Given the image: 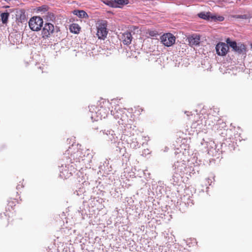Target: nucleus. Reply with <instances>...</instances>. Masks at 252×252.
I'll return each instance as SVG.
<instances>
[{"label":"nucleus","mask_w":252,"mask_h":252,"mask_svg":"<svg viewBox=\"0 0 252 252\" xmlns=\"http://www.w3.org/2000/svg\"><path fill=\"white\" fill-rule=\"evenodd\" d=\"M183 156V153H181V152L180 153H179V157H181V156Z\"/></svg>","instance_id":"nucleus-34"},{"label":"nucleus","mask_w":252,"mask_h":252,"mask_svg":"<svg viewBox=\"0 0 252 252\" xmlns=\"http://www.w3.org/2000/svg\"><path fill=\"white\" fill-rule=\"evenodd\" d=\"M111 115H113L116 120H118L117 123L120 126H121L122 129L125 131L124 132H126V127H131L129 124V121H131V120H128V116L125 109L119 107H116L114 110L111 111Z\"/></svg>","instance_id":"nucleus-2"},{"label":"nucleus","mask_w":252,"mask_h":252,"mask_svg":"<svg viewBox=\"0 0 252 252\" xmlns=\"http://www.w3.org/2000/svg\"><path fill=\"white\" fill-rule=\"evenodd\" d=\"M76 145H72L64 153L63 164L59 167L60 176L63 178L70 177L76 170H80L84 166L87 167L92 161L93 154L89 149H79Z\"/></svg>","instance_id":"nucleus-1"},{"label":"nucleus","mask_w":252,"mask_h":252,"mask_svg":"<svg viewBox=\"0 0 252 252\" xmlns=\"http://www.w3.org/2000/svg\"><path fill=\"white\" fill-rule=\"evenodd\" d=\"M199 170L200 166L197 164H193V166L188 165L187 168V173L186 174H189L191 176V175L195 174L196 173H198Z\"/></svg>","instance_id":"nucleus-16"},{"label":"nucleus","mask_w":252,"mask_h":252,"mask_svg":"<svg viewBox=\"0 0 252 252\" xmlns=\"http://www.w3.org/2000/svg\"><path fill=\"white\" fill-rule=\"evenodd\" d=\"M9 16V14L8 12L2 13L0 14L2 23L4 24H6Z\"/></svg>","instance_id":"nucleus-23"},{"label":"nucleus","mask_w":252,"mask_h":252,"mask_svg":"<svg viewBox=\"0 0 252 252\" xmlns=\"http://www.w3.org/2000/svg\"><path fill=\"white\" fill-rule=\"evenodd\" d=\"M228 45L223 42L218 43L216 46V52L219 56H223L225 55L228 52Z\"/></svg>","instance_id":"nucleus-11"},{"label":"nucleus","mask_w":252,"mask_h":252,"mask_svg":"<svg viewBox=\"0 0 252 252\" xmlns=\"http://www.w3.org/2000/svg\"><path fill=\"white\" fill-rule=\"evenodd\" d=\"M206 180L207 181L208 184H209V185L210 186L211 185V183H210V181L211 180L210 178H207L206 179Z\"/></svg>","instance_id":"nucleus-33"},{"label":"nucleus","mask_w":252,"mask_h":252,"mask_svg":"<svg viewBox=\"0 0 252 252\" xmlns=\"http://www.w3.org/2000/svg\"><path fill=\"white\" fill-rule=\"evenodd\" d=\"M173 171L178 172L183 175L187 173V165L184 160L175 162L173 166Z\"/></svg>","instance_id":"nucleus-9"},{"label":"nucleus","mask_w":252,"mask_h":252,"mask_svg":"<svg viewBox=\"0 0 252 252\" xmlns=\"http://www.w3.org/2000/svg\"><path fill=\"white\" fill-rule=\"evenodd\" d=\"M76 15L78 16L79 17L82 18H86L88 16L87 13L83 10L78 11Z\"/></svg>","instance_id":"nucleus-26"},{"label":"nucleus","mask_w":252,"mask_h":252,"mask_svg":"<svg viewBox=\"0 0 252 252\" xmlns=\"http://www.w3.org/2000/svg\"><path fill=\"white\" fill-rule=\"evenodd\" d=\"M69 29L70 32L77 34L79 32L81 28L78 24L76 23H73L70 26Z\"/></svg>","instance_id":"nucleus-20"},{"label":"nucleus","mask_w":252,"mask_h":252,"mask_svg":"<svg viewBox=\"0 0 252 252\" xmlns=\"http://www.w3.org/2000/svg\"><path fill=\"white\" fill-rule=\"evenodd\" d=\"M175 37L171 33H166L162 35L161 37L162 43L167 47H170L175 42Z\"/></svg>","instance_id":"nucleus-10"},{"label":"nucleus","mask_w":252,"mask_h":252,"mask_svg":"<svg viewBox=\"0 0 252 252\" xmlns=\"http://www.w3.org/2000/svg\"><path fill=\"white\" fill-rule=\"evenodd\" d=\"M48 7L46 5H42L37 8V11L38 12L44 13L48 11Z\"/></svg>","instance_id":"nucleus-27"},{"label":"nucleus","mask_w":252,"mask_h":252,"mask_svg":"<svg viewBox=\"0 0 252 252\" xmlns=\"http://www.w3.org/2000/svg\"><path fill=\"white\" fill-rule=\"evenodd\" d=\"M246 46L245 45L241 43H237L236 48H235L234 51L238 53L239 54H243L246 52Z\"/></svg>","instance_id":"nucleus-19"},{"label":"nucleus","mask_w":252,"mask_h":252,"mask_svg":"<svg viewBox=\"0 0 252 252\" xmlns=\"http://www.w3.org/2000/svg\"><path fill=\"white\" fill-rule=\"evenodd\" d=\"M104 134L106 135L105 139L107 141L113 144L116 147L120 148V146L121 143V140H123L124 135H122L120 139L115 133L114 130H104L103 131Z\"/></svg>","instance_id":"nucleus-4"},{"label":"nucleus","mask_w":252,"mask_h":252,"mask_svg":"<svg viewBox=\"0 0 252 252\" xmlns=\"http://www.w3.org/2000/svg\"><path fill=\"white\" fill-rule=\"evenodd\" d=\"M29 25L32 31H39L43 25V19L38 16H33L31 18L29 22Z\"/></svg>","instance_id":"nucleus-7"},{"label":"nucleus","mask_w":252,"mask_h":252,"mask_svg":"<svg viewBox=\"0 0 252 252\" xmlns=\"http://www.w3.org/2000/svg\"><path fill=\"white\" fill-rule=\"evenodd\" d=\"M227 43V45H229V46L233 49V50H235V48H236V45L237 43L234 41H231L230 38H227L226 40Z\"/></svg>","instance_id":"nucleus-25"},{"label":"nucleus","mask_w":252,"mask_h":252,"mask_svg":"<svg viewBox=\"0 0 252 252\" xmlns=\"http://www.w3.org/2000/svg\"><path fill=\"white\" fill-rule=\"evenodd\" d=\"M198 16L199 18L209 20L211 19L212 15L210 12H202L198 13Z\"/></svg>","instance_id":"nucleus-21"},{"label":"nucleus","mask_w":252,"mask_h":252,"mask_svg":"<svg viewBox=\"0 0 252 252\" xmlns=\"http://www.w3.org/2000/svg\"><path fill=\"white\" fill-rule=\"evenodd\" d=\"M112 103H116V100H112Z\"/></svg>","instance_id":"nucleus-35"},{"label":"nucleus","mask_w":252,"mask_h":252,"mask_svg":"<svg viewBox=\"0 0 252 252\" xmlns=\"http://www.w3.org/2000/svg\"><path fill=\"white\" fill-rule=\"evenodd\" d=\"M149 36L153 37H156L158 35V32L156 31H149L148 32Z\"/></svg>","instance_id":"nucleus-31"},{"label":"nucleus","mask_w":252,"mask_h":252,"mask_svg":"<svg viewBox=\"0 0 252 252\" xmlns=\"http://www.w3.org/2000/svg\"><path fill=\"white\" fill-rule=\"evenodd\" d=\"M224 19V17L222 16L212 15L211 17V20H213L214 21L221 22L223 21Z\"/></svg>","instance_id":"nucleus-28"},{"label":"nucleus","mask_w":252,"mask_h":252,"mask_svg":"<svg viewBox=\"0 0 252 252\" xmlns=\"http://www.w3.org/2000/svg\"><path fill=\"white\" fill-rule=\"evenodd\" d=\"M189 45L191 46H196L199 45L200 42V36L197 34H193L189 36L187 38Z\"/></svg>","instance_id":"nucleus-12"},{"label":"nucleus","mask_w":252,"mask_h":252,"mask_svg":"<svg viewBox=\"0 0 252 252\" xmlns=\"http://www.w3.org/2000/svg\"><path fill=\"white\" fill-rule=\"evenodd\" d=\"M55 15L51 12H48L46 15V19L47 20L49 21H54L55 20Z\"/></svg>","instance_id":"nucleus-29"},{"label":"nucleus","mask_w":252,"mask_h":252,"mask_svg":"<svg viewBox=\"0 0 252 252\" xmlns=\"http://www.w3.org/2000/svg\"><path fill=\"white\" fill-rule=\"evenodd\" d=\"M132 39V35L130 32H124L121 37V40L125 45H129L131 43Z\"/></svg>","instance_id":"nucleus-15"},{"label":"nucleus","mask_w":252,"mask_h":252,"mask_svg":"<svg viewBox=\"0 0 252 252\" xmlns=\"http://www.w3.org/2000/svg\"><path fill=\"white\" fill-rule=\"evenodd\" d=\"M251 47L252 48V44H251Z\"/></svg>","instance_id":"nucleus-36"},{"label":"nucleus","mask_w":252,"mask_h":252,"mask_svg":"<svg viewBox=\"0 0 252 252\" xmlns=\"http://www.w3.org/2000/svg\"><path fill=\"white\" fill-rule=\"evenodd\" d=\"M91 113L90 117L93 121H98L99 120L104 119L109 114V109L104 106L95 107L92 106L89 107Z\"/></svg>","instance_id":"nucleus-3"},{"label":"nucleus","mask_w":252,"mask_h":252,"mask_svg":"<svg viewBox=\"0 0 252 252\" xmlns=\"http://www.w3.org/2000/svg\"><path fill=\"white\" fill-rule=\"evenodd\" d=\"M183 176V175L174 171L172 178L171 180L172 184L174 185L178 184L181 180Z\"/></svg>","instance_id":"nucleus-18"},{"label":"nucleus","mask_w":252,"mask_h":252,"mask_svg":"<svg viewBox=\"0 0 252 252\" xmlns=\"http://www.w3.org/2000/svg\"><path fill=\"white\" fill-rule=\"evenodd\" d=\"M107 22L105 20L99 21L96 23L97 35L99 39H104L108 33Z\"/></svg>","instance_id":"nucleus-5"},{"label":"nucleus","mask_w":252,"mask_h":252,"mask_svg":"<svg viewBox=\"0 0 252 252\" xmlns=\"http://www.w3.org/2000/svg\"><path fill=\"white\" fill-rule=\"evenodd\" d=\"M155 191L157 195L161 196L164 192V187L163 183L161 181H159L155 188Z\"/></svg>","instance_id":"nucleus-17"},{"label":"nucleus","mask_w":252,"mask_h":252,"mask_svg":"<svg viewBox=\"0 0 252 252\" xmlns=\"http://www.w3.org/2000/svg\"><path fill=\"white\" fill-rule=\"evenodd\" d=\"M210 119H211V118H209V119H208L207 120H204V124H204V126H206V128H209L208 127H207V125H208V126H210V121H211Z\"/></svg>","instance_id":"nucleus-32"},{"label":"nucleus","mask_w":252,"mask_h":252,"mask_svg":"<svg viewBox=\"0 0 252 252\" xmlns=\"http://www.w3.org/2000/svg\"><path fill=\"white\" fill-rule=\"evenodd\" d=\"M234 17L237 19H248L250 17V16L247 14L236 15L234 16Z\"/></svg>","instance_id":"nucleus-30"},{"label":"nucleus","mask_w":252,"mask_h":252,"mask_svg":"<svg viewBox=\"0 0 252 252\" xmlns=\"http://www.w3.org/2000/svg\"><path fill=\"white\" fill-rule=\"evenodd\" d=\"M42 27L41 35L44 39L50 37L56 31L57 32L59 31L58 27L55 28L54 25L50 23H45Z\"/></svg>","instance_id":"nucleus-6"},{"label":"nucleus","mask_w":252,"mask_h":252,"mask_svg":"<svg viewBox=\"0 0 252 252\" xmlns=\"http://www.w3.org/2000/svg\"><path fill=\"white\" fill-rule=\"evenodd\" d=\"M128 0H110L106 4L112 7L120 8L122 6L128 4Z\"/></svg>","instance_id":"nucleus-13"},{"label":"nucleus","mask_w":252,"mask_h":252,"mask_svg":"<svg viewBox=\"0 0 252 252\" xmlns=\"http://www.w3.org/2000/svg\"><path fill=\"white\" fill-rule=\"evenodd\" d=\"M123 140L125 141L127 145L132 149H137L140 147V145L137 140L135 135H128L126 134H124Z\"/></svg>","instance_id":"nucleus-8"},{"label":"nucleus","mask_w":252,"mask_h":252,"mask_svg":"<svg viewBox=\"0 0 252 252\" xmlns=\"http://www.w3.org/2000/svg\"><path fill=\"white\" fill-rule=\"evenodd\" d=\"M200 144L202 146H204V147L207 149L208 153L212 152V149H215L216 148V145L214 141L212 140L209 141H205V140L203 139L200 142Z\"/></svg>","instance_id":"nucleus-14"},{"label":"nucleus","mask_w":252,"mask_h":252,"mask_svg":"<svg viewBox=\"0 0 252 252\" xmlns=\"http://www.w3.org/2000/svg\"><path fill=\"white\" fill-rule=\"evenodd\" d=\"M182 199L185 204H188V206H191L193 204V200L189 196H184Z\"/></svg>","instance_id":"nucleus-24"},{"label":"nucleus","mask_w":252,"mask_h":252,"mask_svg":"<svg viewBox=\"0 0 252 252\" xmlns=\"http://www.w3.org/2000/svg\"><path fill=\"white\" fill-rule=\"evenodd\" d=\"M203 120H201V121H196L192 123L191 127L193 128H198L199 129H204L203 128Z\"/></svg>","instance_id":"nucleus-22"}]
</instances>
